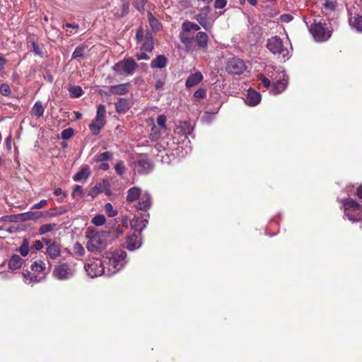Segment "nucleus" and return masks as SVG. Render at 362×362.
Wrapping results in <instances>:
<instances>
[{"label":"nucleus","mask_w":362,"mask_h":362,"mask_svg":"<svg viewBox=\"0 0 362 362\" xmlns=\"http://www.w3.org/2000/svg\"><path fill=\"white\" fill-rule=\"evenodd\" d=\"M281 21L285 23H288L293 20V17L288 14H283L280 17Z\"/></svg>","instance_id":"obj_61"},{"label":"nucleus","mask_w":362,"mask_h":362,"mask_svg":"<svg viewBox=\"0 0 362 362\" xmlns=\"http://www.w3.org/2000/svg\"><path fill=\"white\" fill-rule=\"evenodd\" d=\"M168 59L165 55H158L151 62V67L153 69H163L166 66Z\"/></svg>","instance_id":"obj_23"},{"label":"nucleus","mask_w":362,"mask_h":362,"mask_svg":"<svg viewBox=\"0 0 362 362\" xmlns=\"http://www.w3.org/2000/svg\"><path fill=\"white\" fill-rule=\"evenodd\" d=\"M194 40L197 49H206L207 47L209 37L206 33L198 32Z\"/></svg>","instance_id":"obj_14"},{"label":"nucleus","mask_w":362,"mask_h":362,"mask_svg":"<svg viewBox=\"0 0 362 362\" xmlns=\"http://www.w3.org/2000/svg\"><path fill=\"white\" fill-rule=\"evenodd\" d=\"M180 39L182 44L185 45L187 50L194 49V40L193 37H189L186 35V33L182 32L180 35Z\"/></svg>","instance_id":"obj_28"},{"label":"nucleus","mask_w":362,"mask_h":362,"mask_svg":"<svg viewBox=\"0 0 362 362\" xmlns=\"http://www.w3.org/2000/svg\"><path fill=\"white\" fill-rule=\"evenodd\" d=\"M18 252L21 253L23 257H25L28 255L29 252V241L28 239L24 238L22 241V243L18 249L16 250Z\"/></svg>","instance_id":"obj_36"},{"label":"nucleus","mask_w":362,"mask_h":362,"mask_svg":"<svg viewBox=\"0 0 362 362\" xmlns=\"http://www.w3.org/2000/svg\"><path fill=\"white\" fill-rule=\"evenodd\" d=\"M23 259L18 255H13L8 260V268L16 270L21 267Z\"/></svg>","instance_id":"obj_25"},{"label":"nucleus","mask_w":362,"mask_h":362,"mask_svg":"<svg viewBox=\"0 0 362 362\" xmlns=\"http://www.w3.org/2000/svg\"><path fill=\"white\" fill-rule=\"evenodd\" d=\"M261 100V95L259 93L254 90H249L246 103L250 105H256L259 104Z\"/></svg>","instance_id":"obj_24"},{"label":"nucleus","mask_w":362,"mask_h":362,"mask_svg":"<svg viewBox=\"0 0 362 362\" xmlns=\"http://www.w3.org/2000/svg\"><path fill=\"white\" fill-rule=\"evenodd\" d=\"M148 23L154 30H158L160 28V23L159 21L153 16V14L149 11L148 12Z\"/></svg>","instance_id":"obj_37"},{"label":"nucleus","mask_w":362,"mask_h":362,"mask_svg":"<svg viewBox=\"0 0 362 362\" xmlns=\"http://www.w3.org/2000/svg\"><path fill=\"white\" fill-rule=\"evenodd\" d=\"M107 184V180H103L102 183H97L95 187H93L89 191V195L92 197H95L97 194L103 192L102 186L104 185Z\"/></svg>","instance_id":"obj_38"},{"label":"nucleus","mask_w":362,"mask_h":362,"mask_svg":"<svg viewBox=\"0 0 362 362\" xmlns=\"http://www.w3.org/2000/svg\"><path fill=\"white\" fill-rule=\"evenodd\" d=\"M153 48V37L151 34L146 35L145 41L141 47V50L151 52Z\"/></svg>","instance_id":"obj_30"},{"label":"nucleus","mask_w":362,"mask_h":362,"mask_svg":"<svg viewBox=\"0 0 362 362\" xmlns=\"http://www.w3.org/2000/svg\"><path fill=\"white\" fill-rule=\"evenodd\" d=\"M152 205V197L151 195L147 192H144L141 197L139 198V201L136 205V209L137 210L141 211H148Z\"/></svg>","instance_id":"obj_12"},{"label":"nucleus","mask_w":362,"mask_h":362,"mask_svg":"<svg viewBox=\"0 0 362 362\" xmlns=\"http://www.w3.org/2000/svg\"><path fill=\"white\" fill-rule=\"evenodd\" d=\"M74 273L73 266L67 263H61L54 267L53 276L59 280L64 281L72 277Z\"/></svg>","instance_id":"obj_8"},{"label":"nucleus","mask_w":362,"mask_h":362,"mask_svg":"<svg viewBox=\"0 0 362 362\" xmlns=\"http://www.w3.org/2000/svg\"><path fill=\"white\" fill-rule=\"evenodd\" d=\"M115 105L118 113H125L130 107L128 100L125 98H119L117 102L115 103Z\"/></svg>","instance_id":"obj_26"},{"label":"nucleus","mask_w":362,"mask_h":362,"mask_svg":"<svg viewBox=\"0 0 362 362\" xmlns=\"http://www.w3.org/2000/svg\"><path fill=\"white\" fill-rule=\"evenodd\" d=\"M310 32L318 42H323L328 40L331 36V33L327 30L325 24L320 22H314L310 27Z\"/></svg>","instance_id":"obj_7"},{"label":"nucleus","mask_w":362,"mask_h":362,"mask_svg":"<svg viewBox=\"0 0 362 362\" xmlns=\"http://www.w3.org/2000/svg\"><path fill=\"white\" fill-rule=\"evenodd\" d=\"M23 274L25 280V282L28 284L39 281V279H37V276L31 274L30 272H27L26 273H23Z\"/></svg>","instance_id":"obj_43"},{"label":"nucleus","mask_w":362,"mask_h":362,"mask_svg":"<svg viewBox=\"0 0 362 362\" xmlns=\"http://www.w3.org/2000/svg\"><path fill=\"white\" fill-rule=\"evenodd\" d=\"M92 223L95 226H102L105 223V217L103 215H97L93 218Z\"/></svg>","instance_id":"obj_47"},{"label":"nucleus","mask_w":362,"mask_h":362,"mask_svg":"<svg viewBox=\"0 0 362 362\" xmlns=\"http://www.w3.org/2000/svg\"><path fill=\"white\" fill-rule=\"evenodd\" d=\"M129 10V3L127 0H122V6L120 8H115L112 11L114 16L120 18L127 16Z\"/></svg>","instance_id":"obj_16"},{"label":"nucleus","mask_w":362,"mask_h":362,"mask_svg":"<svg viewBox=\"0 0 362 362\" xmlns=\"http://www.w3.org/2000/svg\"><path fill=\"white\" fill-rule=\"evenodd\" d=\"M106 112L105 107L103 105H98L97 107V114L95 118L105 119Z\"/></svg>","instance_id":"obj_46"},{"label":"nucleus","mask_w":362,"mask_h":362,"mask_svg":"<svg viewBox=\"0 0 362 362\" xmlns=\"http://www.w3.org/2000/svg\"><path fill=\"white\" fill-rule=\"evenodd\" d=\"M56 227L55 223H47L41 226L39 228V234L44 235L47 233L51 232Z\"/></svg>","instance_id":"obj_42"},{"label":"nucleus","mask_w":362,"mask_h":362,"mask_svg":"<svg viewBox=\"0 0 362 362\" xmlns=\"http://www.w3.org/2000/svg\"><path fill=\"white\" fill-rule=\"evenodd\" d=\"M135 167L139 173L146 174L152 169L153 165L148 159L141 158L136 161Z\"/></svg>","instance_id":"obj_13"},{"label":"nucleus","mask_w":362,"mask_h":362,"mask_svg":"<svg viewBox=\"0 0 362 362\" xmlns=\"http://www.w3.org/2000/svg\"><path fill=\"white\" fill-rule=\"evenodd\" d=\"M246 66L244 62L239 58H233L226 66L227 71L230 74L240 75L244 72Z\"/></svg>","instance_id":"obj_9"},{"label":"nucleus","mask_w":362,"mask_h":362,"mask_svg":"<svg viewBox=\"0 0 362 362\" xmlns=\"http://www.w3.org/2000/svg\"><path fill=\"white\" fill-rule=\"evenodd\" d=\"M166 117L164 115H160L157 118V124L163 132L166 130Z\"/></svg>","instance_id":"obj_45"},{"label":"nucleus","mask_w":362,"mask_h":362,"mask_svg":"<svg viewBox=\"0 0 362 362\" xmlns=\"http://www.w3.org/2000/svg\"><path fill=\"white\" fill-rule=\"evenodd\" d=\"M42 240L45 243L47 247H49V245L56 243L55 242H53L50 238H42Z\"/></svg>","instance_id":"obj_64"},{"label":"nucleus","mask_w":362,"mask_h":362,"mask_svg":"<svg viewBox=\"0 0 362 362\" xmlns=\"http://www.w3.org/2000/svg\"><path fill=\"white\" fill-rule=\"evenodd\" d=\"M104 209L105 213L110 217H114L117 214V211L113 209V206L110 203H107L105 204Z\"/></svg>","instance_id":"obj_44"},{"label":"nucleus","mask_w":362,"mask_h":362,"mask_svg":"<svg viewBox=\"0 0 362 362\" xmlns=\"http://www.w3.org/2000/svg\"><path fill=\"white\" fill-rule=\"evenodd\" d=\"M147 0H136L134 3L135 8L141 11L144 9V5L146 4Z\"/></svg>","instance_id":"obj_53"},{"label":"nucleus","mask_w":362,"mask_h":362,"mask_svg":"<svg viewBox=\"0 0 362 362\" xmlns=\"http://www.w3.org/2000/svg\"><path fill=\"white\" fill-rule=\"evenodd\" d=\"M57 214H49L48 211H28L18 215L23 221L30 220H37L47 216H56Z\"/></svg>","instance_id":"obj_11"},{"label":"nucleus","mask_w":362,"mask_h":362,"mask_svg":"<svg viewBox=\"0 0 362 362\" xmlns=\"http://www.w3.org/2000/svg\"><path fill=\"white\" fill-rule=\"evenodd\" d=\"M287 83V80L286 79L279 80L272 85V89L270 90L271 93L278 95L282 93L286 89Z\"/></svg>","instance_id":"obj_22"},{"label":"nucleus","mask_w":362,"mask_h":362,"mask_svg":"<svg viewBox=\"0 0 362 362\" xmlns=\"http://www.w3.org/2000/svg\"><path fill=\"white\" fill-rule=\"evenodd\" d=\"M227 4V0H215L214 8L217 9L224 8Z\"/></svg>","instance_id":"obj_57"},{"label":"nucleus","mask_w":362,"mask_h":362,"mask_svg":"<svg viewBox=\"0 0 362 362\" xmlns=\"http://www.w3.org/2000/svg\"><path fill=\"white\" fill-rule=\"evenodd\" d=\"M46 267L45 263L42 260H38L34 262L31 266L30 269L32 271L37 273H41L45 271Z\"/></svg>","instance_id":"obj_35"},{"label":"nucleus","mask_w":362,"mask_h":362,"mask_svg":"<svg viewBox=\"0 0 362 362\" xmlns=\"http://www.w3.org/2000/svg\"><path fill=\"white\" fill-rule=\"evenodd\" d=\"M11 91L9 86L7 83H2L0 86V93L4 96L10 95Z\"/></svg>","instance_id":"obj_48"},{"label":"nucleus","mask_w":362,"mask_h":362,"mask_svg":"<svg viewBox=\"0 0 362 362\" xmlns=\"http://www.w3.org/2000/svg\"><path fill=\"white\" fill-rule=\"evenodd\" d=\"M112 158V153L109 151H105L95 155L93 158V161L95 163H101L105 160H111Z\"/></svg>","instance_id":"obj_32"},{"label":"nucleus","mask_w":362,"mask_h":362,"mask_svg":"<svg viewBox=\"0 0 362 362\" xmlns=\"http://www.w3.org/2000/svg\"><path fill=\"white\" fill-rule=\"evenodd\" d=\"M144 33L142 28H139L136 33V37L139 42H141L143 40Z\"/></svg>","instance_id":"obj_62"},{"label":"nucleus","mask_w":362,"mask_h":362,"mask_svg":"<svg viewBox=\"0 0 362 362\" xmlns=\"http://www.w3.org/2000/svg\"><path fill=\"white\" fill-rule=\"evenodd\" d=\"M324 6L329 10H334L335 8V4L332 1H326L324 4Z\"/></svg>","instance_id":"obj_63"},{"label":"nucleus","mask_w":362,"mask_h":362,"mask_svg":"<svg viewBox=\"0 0 362 362\" xmlns=\"http://www.w3.org/2000/svg\"><path fill=\"white\" fill-rule=\"evenodd\" d=\"M69 92L71 97L78 98L82 95L83 91L79 86H73L69 88Z\"/></svg>","instance_id":"obj_40"},{"label":"nucleus","mask_w":362,"mask_h":362,"mask_svg":"<svg viewBox=\"0 0 362 362\" xmlns=\"http://www.w3.org/2000/svg\"><path fill=\"white\" fill-rule=\"evenodd\" d=\"M85 270L91 278L103 274L105 275L107 269L105 268L104 261L99 258L89 259L84 266Z\"/></svg>","instance_id":"obj_4"},{"label":"nucleus","mask_w":362,"mask_h":362,"mask_svg":"<svg viewBox=\"0 0 362 362\" xmlns=\"http://www.w3.org/2000/svg\"><path fill=\"white\" fill-rule=\"evenodd\" d=\"M74 251L79 256H83L85 254V249L79 243H76L74 245Z\"/></svg>","instance_id":"obj_49"},{"label":"nucleus","mask_w":362,"mask_h":362,"mask_svg":"<svg viewBox=\"0 0 362 362\" xmlns=\"http://www.w3.org/2000/svg\"><path fill=\"white\" fill-rule=\"evenodd\" d=\"M42 247H43L42 241L35 240L30 248H31V250L35 249V250H40Z\"/></svg>","instance_id":"obj_59"},{"label":"nucleus","mask_w":362,"mask_h":362,"mask_svg":"<svg viewBox=\"0 0 362 362\" xmlns=\"http://www.w3.org/2000/svg\"><path fill=\"white\" fill-rule=\"evenodd\" d=\"M206 95V91L204 88H199L194 93V96L197 98H204Z\"/></svg>","instance_id":"obj_54"},{"label":"nucleus","mask_w":362,"mask_h":362,"mask_svg":"<svg viewBox=\"0 0 362 362\" xmlns=\"http://www.w3.org/2000/svg\"><path fill=\"white\" fill-rule=\"evenodd\" d=\"M141 195V190L138 187H133L127 190V202H133L137 200Z\"/></svg>","instance_id":"obj_20"},{"label":"nucleus","mask_w":362,"mask_h":362,"mask_svg":"<svg viewBox=\"0 0 362 362\" xmlns=\"http://www.w3.org/2000/svg\"><path fill=\"white\" fill-rule=\"evenodd\" d=\"M135 57H136V59L138 60H142V59H144V60H148L149 59V57L147 54L144 53V52H140V53H137Z\"/></svg>","instance_id":"obj_60"},{"label":"nucleus","mask_w":362,"mask_h":362,"mask_svg":"<svg viewBox=\"0 0 362 362\" xmlns=\"http://www.w3.org/2000/svg\"><path fill=\"white\" fill-rule=\"evenodd\" d=\"M61 135L63 139H69L74 135V130L71 128H67L62 132Z\"/></svg>","instance_id":"obj_51"},{"label":"nucleus","mask_w":362,"mask_h":362,"mask_svg":"<svg viewBox=\"0 0 362 362\" xmlns=\"http://www.w3.org/2000/svg\"><path fill=\"white\" fill-rule=\"evenodd\" d=\"M203 79V76L201 72L197 71L194 74H190L186 80L185 86L187 88H192L199 83H200Z\"/></svg>","instance_id":"obj_17"},{"label":"nucleus","mask_w":362,"mask_h":362,"mask_svg":"<svg viewBox=\"0 0 362 362\" xmlns=\"http://www.w3.org/2000/svg\"><path fill=\"white\" fill-rule=\"evenodd\" d=\"M344 213L352 222H357L362 217V207L354 199H349L344 202Z\"/></svg>","instance_id":"obj_5"},{"label":"nucleus","mask_w":362,"mask_h":362,"mask_svg":"<svg viewBox=\"0 0 362 362\" xmlns=\"http://www.w3.org/2000/svg\"><path fill=\"white\" fill-rule=\"evenodd\" d=\"M137 64L131 58H124L118 62L113 66L112 69L117 74H124L127 76H132L137 68Z\"/></svg>","instance_id":"obj_6"},{"label":"nucleus","mask_w":362,"mask_h":362,"mask_svg":"<svg viewBox=\"0 0 362 362\" xmlns=\"http://www.w3.org/2000/svg\"><path fill=\"white\" fill-rule=\"evenodd\" d=\"M115 170L120 175H122L124 173L125 167L122 162H119L116 164Z\"/></svg>","instance_id":"obj_56"},{"label":"nucleus","mask_w":362,"mask_h":362,"mask_svg":"<svg viewBox=\"0 0 362 362\" xmlns=\"http://www.w3.org/2000/svg\"><path fill=\"white\" fill-rule=\"evenodd\" d=\"M182 31L185 33H189L190 30H195L198 31L200 29V27L199 25L189 22V21H185L182 24Z\"/></svg>","instance_id":"obj_34"},{"label":"nucleus","mask_w":362,"mask_h":362,"mask_svg":"<svg viewBox=\"0 0 362 362\" xmlns=\"http://www.w3.org/2000/svg\"><path fill=\"white\" fill-rule=\"evenodd\" d=\"M164 132H163L160 128H158L156 126H153L152 128H151V134H150V139L151 140H154V141H156L158 140L161 134L163 133Z\"/></svg>","instance_id":"obj_41"},{"label":"nucleus","mask_w":362,"mask_h":362,"mask_svg":"<svg viewBox=\"0 0 362 362\" xmlns=\"http://www.w3.org/2000/svg\"><path fill=\"white\" fill-rule=\"evenodd\" d=\"M90 174V168L88 165H84L73 177L76 182L86 180Z\"/></svg>","instance_id":"obj_27"},{"label":"nucleus","mask_w":362,"mask_h":362,"mask_svg":"<svg viewBox=\"0 0 362 362\" xmlns=\"http://www.w3.org/2000/svg\"><path fill=\"white\" fill-rule=\"evenodd\" d=\"M47 205V202L45 199L40 200V202L35 204L32 206V209H39L45 207Z\"/></svg>","instance_id":"obj_58"},{"label":"nucleus","mask_w":362,"mask_h":362,"mask_svg":"<svg viewBox=\"0 0 362 362\" xmlns=\"http://www.w3.org/2000/svg\"><path fill=\"white\" fill-rule=\"evenodd\" d=\"M146 222H147L146 221H143L139 218L134 217L131 221V226L135 230L141 231L146 227L145 223H146Z\"/></svg>","instance_id":"obj_29"},{"label":"nucleus","mask_w":362,"mask_h":362,"mask_svg":"<svg viewBox=\"0 0 362 362\" xmlns=\"http://www.w3.org/2000/svg\"><path fill=\"white\" fill-rule=\"evenodd\" d=\"M46 253L50 259H57L61 255L60 245L56 243L49 245V247H47Z\"/></svg>","instance_id":"obj_21"},{"label":"nucleus","mask_w":362,"mask_h":362,"mask_svg":"<svg viewBox=\"0 0 362 362\" xmlns=\"http://www.w3.org/2000/svg\"><path fill=\"white\" fill-rule=\"evenodd\" d=\"M71 196L73 198H76L77 197L83 196V189L80 185H75L71 193Z\"/></svg>","instance_id":"obj_52"},{"label":"nucleus","mask_w":362,"mask_h":362,"mask_svg":"<svg viewBox=\"0 0 362 362\" xmlns=\"http://www.w3.org/2000/svg\"><path fill=\"white\" fill-rule=\"evenodd\" d=\"M107 233V238L108 236L112 237L113 239L117 238L124 233V230L122 228H121L119 226L112 228L110 229L109 230L106 231Z\"/></svg>","instance_id":"obj_33"},{"label":"nucleus","mask_w":362,"mask_h":362,"mask_svg":"<svg viewBox=\"0 0 362 362\" xmlns=\"http://www.w3.org/2000/svg\"><path fill=\"white\" fill-rule=\"evenodd\" d=\"M259 80L261 81V83L263 84V86L265 88H269L271 85L270 80L268 79L266 76H264L262 74H260L259 76Z\"/></svg>","instance_id":"obj_55"},{"label":"nucleus","mask_w":362,"mask_h":362,"mask_svg":"<svg viewBox=\"0 0 362 362\" xmlns=\"http://www.w3.org/2000/svg\"><path fill=\"white\" fill-rule=\"evenodd\" d=\"M108 267L105 276H110L122 269L127 263V252L122 249L111 250L107 256Z\"/></svg>","instance_id":"obj_1"},{"label":"nucleus","mask_w":362,"mask_h":362,"mask_svg":"<svg viewBox=\"0 0 362 362\" xmlns=\"http://www.w3.org/2000/svg\"><path fill=\"white\" fill-rule=\"evenodd\" d=\"M125 244L126 248L131 251H133L141 246V243L138 239V237L134 234L127 236Z\"/></svg>","instance_id":"obj_15"},{"label":"nucleus","mask_w":362,"mask_h":362,"mask_svg":"<svg viewBox=\"0 0 362 362\" xmlns=\"http://www.w3.org/2000/svg\"><path fill=\"white\" fill-rule=\"evenodd\" d=\"M353 26L360 32H362V16H358L355 18Z\"/></svg>","instance_id":"obj_50"},{"label":"nucleus","mask_w":362,"mask_h":362,"mask_svg":"<svg viewBox=\"0 0 362 362\" xmlns=\"http://www.w3.org/2000/svg\"><path fill=\"white\" fill-rule=\"evenodd\" d=\"M129 83H122L110 86V93L115 95H124L129 92Z\"/></svg>","instance_id":"obj_19"},{"label":"nucleus","mask_w":362,"mask_h":362,"mask_svg":"<svg viewBox=\"0 0 362 362\" xmlns=\"http://www.w3.org/2000/svg\"><path fill=\"white\" fill-rule=\"evenodd\" d=\"M44 111L45 108L40 101H37L32 108L33 114L36 118H40L42 117L43 115Z\"/></svg>","instance_id":"obj_31"},{"label":"nucleus","mask_w":362,"mask_h":362,"mask_svg":"<svg viewBox=\"0 0 362 362\" xmlns=\"http://www.w3.org/2000/svg\"><path fill=\"white\" fill-rule=\"evenodd\" d=\"M86 49L87 47L86 45H81L80 46H78L72 54V59L83 57Z\"/></svg>","instance_id":"obj_39"},{"label":"nucleus","mask_w":362,"mask_h":362,"mask_svg":"<svg viewBox=\"0 0 362 362\" xmlns=\"http://www.w3.org/2000/svg\"><path fill=\"white\" fill-rule=\"evenodd\" d=\"M211 12V9L209 6H205L199 10L194 18L205 30H208L209 27V16Z\"/></svg>","instance_id":"obj_10"},{"label":"nucleus","mask_w":362,"mask_h":362,"mask_svg":"<svg viewBox=\"0 0 362 362\" xmlns=\"http://www.w3.org/2000/svg\"><path fill=\"white\" fill-rule=\"evenodd\" d=\"M87 238L88 240L86 248L91 252H100L107 245V233L105 230L90 233Z\"/></svg>","instance_id":"obj_2"},{"label":"nucleus","mask_w":362,"mask_h":362,"mask_svg":"<svg viewBox=\"0 0 362 362\" xmlns=\"http://www.w3.org/2000/svg\"><path fill=\"white\" fill-rule=\"evenodd\" d=\"M267 47L268 49L278 57L284 59H288L291 56V47H288V44L285 45L282 40L279 36H274L267 40Z\"/></svg>","instance_id":"obj_3"},{"label":"nucleus","mask_w":362,"mask_h":362,"mask_svg":"<svg viewBox=\"0 0 362 362\" xmlns=\"http://www.w3.org/2000/svg\"><path fill=\"white\" fill-rule=\"evenodd\" d=\"M105 124V119L95 117L94 120L89 124V129L93 135H98L99 134L101 129L104 127Z\"/></svg>","instance_id":"obj_18"}]
</instances>
